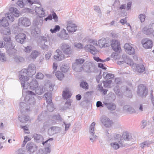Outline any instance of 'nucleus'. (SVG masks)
Listing matches in <instances>:
<instances>
[{
  "label": "nucleus",
  "mask_w": 154,
  "mask_h": 154,
  "mask_svg": "<svg viewBox=\"0 0 154 154\" xmlns=\"http://www.w3.org/2000/svg\"><path fill=\"white\" fill-rule=\"evenodd\" d=\"M36 72V69L35 65L33 64H30L27 69H23L21 71V72L23 74H27L30 77L34 75Z\"/></svg>",
  "instance_id": "20e7f679"
},
{
  "label": "nucleus",
  "mask_w": 154,
  "mask_h": 154,
  "mask_svg": "<svg viewBox=\"0 0 154 154\" xmlns=\"http://www.w3.org/2000/svg\"><path fill=\"white\" fill-rule=\"evenodd\" d=\"M27 3L26 0H18L17 2L18 5L21 8H23Z\"/></svg>",
  "instance_id": "a19ab883"
},
{
  "label": "nucleus",
  "mask_w": 154,
  "mask_h": 154,
  "mask_svg": "<svg viewBox=\"0 0 154 154\" xmlns=\"http://www.w3.org/2000/svg\"><path fill=\"white\" fill-rule=\"evenodd\" d=\"M35 10L36 13L40 18L45 16V13L43 8L42 7H36Z\"/></svg>",
  "instance_id": "393cba45"
},
{
  "label": "nucleus",
  "mask_w": 154,
  "mask_h": 154,
  "mask_svg": "<svg viewBox=\"0 0 154 154\" xmlns=\"http://www.w3.org/2000/svg\"><path fill=\"white\" fill-rule=\"evenodd\" d=\"M26 74L21 73L20 71L19 75L20 81L23 89H26L29 87V82L28 81L29 80V78L26 75Z\"/></svg>",
  "instance_id": "7ed1b4c3"
},
{
  "label": "nucleus",
  "mask_w": 154,
  "mask_h": 154,
  "mask_svg": "<svg viewBox=\"0 0 154 154\" xmlns=\"http://www.w3.org/2000/svg\"><path fill=\"white\" fill-rule=\"evenodd\" d=\"M69 69V67L68 66H65L64 67H60V69L62 72H66L68 71Z\"/></svg>",
  "instance_id": "338daca9"
},
{
  "label": "nucleus",
  "mask_w": 154,
  "mask_h": 154,
  "mask_svg": "<svg viewBox=\"0 0 154 154\" xmlns=\"http://www.w3.org/2000/svg\"><path fill=\"white\" fill-rule=\"evenodd\" d=\"M100 120L103 125L106 128H109L112 125V121L105 116H102L100 117Z\"/></svg>",
  "instance_id": "9d476101"
},
{
  "label": "nucleus",
  "mask_w": 154,
  "mask_h": 154,
  "mask_svg": "<svg viewBox=\"0 0 154 154\" xmlns=\"http://www.w3.org/2000/svg\"><path fill=\"white\" fill-rule=\"evenodd\" d=\"M29 85L30 89L34 90L38 86V84L36 79H34L30 82L29 84Z\"/></svg>",
  "instance_id": "a878e982"
},
{
  "label": "nucleus",
  "mask_w": 154,
  "mask_h": 154,
  "mask_svg": "<svg viewBox=\"0 0 154 154\" xmlns=\"http://www.w3.org/2000/svg\"><path fill=\"white\" fill-rule=\"evenodd\" d=\"M62 96L64 99H65L70 98L71 96V94L69 91L66 90L63 91Z\"/></svg>",
  "instance_id": "ea45409f"
},
{
  "label": "nucleus",
  "mask_w": 154,
  "mask_h": 154,
  "mask_svg": "<svg viewBox=\"0 0 154 154\" xmlns=\"http://www.w3.org/2000/svg\"><path fill=\"white\" fill-rule=\"evenodd\" d=\"M104 106L109 110L110 111L115 110L116 109V105L112 102L108 103L106 102H103Z\"/></svg>",
  "instance_id": "4be33fe9"
},
{
  "label": "nucleus",
  "mask_w": 154,
  "mask_h": 154,
  "mask_svg": "<svg viewBox=\"0 0 154 154\" xmlns=\"http://www.w3.org/2000/svg\"><path fill=\"white\" fill-rule=\"evenodd\" d=\"M97 45L100 48L107 47L109 46V45L107 42L106 39L103 38L98 40Z\"/></svg>",
  "instance_id": "5701e85b"
},
{
  "label": "nucleus",
  "mask_w": 154,
  "mask_h": 154,
  "mask_svg": "<svg viewBox=\"0 0 154 154\" xmlns=\"http://www.w3.org/2000/svg\"><path fill=\"white\" fill-rule=\"evenodd\" d=\"M33 23L37 26H42L43 23V20L42 19H36L34 21Z\"/></svg>",
  "instance_id": "37998d69"
},
{
  "label": "nucleus",
  "mask_w": 154,
  "mask_h": 154,
  "mask_svg": "<svg viewBox=\"0 0 154 154\" xmlns=\"http://www.w3.org/2000/svg\"><path fill=\"white\" fill-rule=\"evenodd\" d=\"M114 90L116 94L118 96H120L121 94V92L119 89V86L117 85L114 88Z\"/></svg>",
  "instance_id": "603ef678"
},
{
  "label": "nucleus",
  "mask_w": 154,
  "mask_h": 154,
  "mask_svg": "<svg viewBox=\"0 0 154 154\" xmlns=\"http://www.w3.org/2000/svg\"><path fill=\"white\" fill-rule=\"evenodd\" d=\"M32 137L35 140V141L38 143L42 142L43 140L42 136L40 134H34Z\"/></svg>",
  "instance_id": "c756f323"
},
{
  "label": "nucleus",
  "mask_w": 154,
  "mask_h": 154,
  "mask_svg": "<svg viewBox=\"0 0 154 154\" xmlns=\"http://www.w3.org/2000/svg\"><path fill=\"white\" fill-rule=\"evenodd\" d=\"M26 38V35L23 33H20L15 36V39L17 42L21 44L23 43Z\"/></svg>",
  "instance_id": "412c9836"
},
{
  "label": "nucleus",
  "mask_w": 154,
  "mask_h": 154,
  "mask_svg": "<svg viewBox=\"0 0 154 154\" xmlns=\"http://www.w3.org/2000/svg\"><path fill=\"white\" fill-rule=\"evenodd\" d=\"M114 140L116 142H113L110 144L111 147L113 149L116 150L120 147H123L125 146L122 136L119 134H115L113 136Z\"/></svg>",
  "instance_id": "f03ea898"
},
{
  "label": "nucleus",
  "mask_w": 154,
  "mask_h": 154,
  "mask_svg": "<svg viewBox=\"0 0 154 154\" xmlns=\"http://www.w3.org/2000/svg\"><path fill=\"white\" fill-rule=\"evenodd\" d=\"M63 124L65 125V130L64 132L62 134H65L66 133V131L69 129L71 124L70 123L66 124L65 122H63Z\"/></svg>",
  "instance_id": "bf43d9fd"
},
{
  "label": "nucleus",
  "mask_w": 154,
  "mask_h": 154,
  "mask_svg": "<svg viewBox=\"0 0 154 154\" xmlns=\"http://www.w3.org/2000/svg\"><path fill=\"white\" fill-rule=\"evenodd\" d=\"M26 149L29 154H32L37 150V147L34 143L29 142L27 144Z\"/></svg>",
  "instance_id": "4468645a"
},
{
  "label": "nucleus",
  "mask_w": 154,
  "mask_h": 154,
  "mask_svg": "<svg viewBox=\"0 0 154 154\" xmlns=\"http://www.w3.org/2000/svg\"><path fill=\"white\" fill-rule=\"evenodd\" d=\"M145 15L144 14H140L138 16V18L141 23L145 21Z\"/></svg>",
  "instance_id": "052dcab7"
},
{
  "label": "nucleus",
  "mask_w": 154,
  "mask_h": 154,
  "mask_svg": "<svg viewBox=\"0 0 154 154\" xmlns=\"http://www.w3.org/2000/svg\"><path fill=\"white\" fill-rule=\"evenodd\" d=\"M95 125V122H93L90 127V129L89 130V132L90 134L89 136L90 140L92 142H94L96 141L97 136L96 135L94 134V126Z\"/></svg>",
  "instance_id": "9b49d317"
},
{
  "label": "nucleus",
  "mask_w": 154,
  "mask_h": 154,
  "mask_svg": "<svg viewBox=\"0 0 154 154\" xmlns=\"http://www.w3.org/2000/svg\"><path fill=\"white\" fill-rule=\"evenodd\" d=\"M40 32V29L38 26L35 27L34 29L31 31L32 33L34 35L38 34Z\"/></svg>",
  "instance_id": "5fc2aeb1"
},
{
  "label": "nucleus",
  "mask_w": 154,
  "mask_h": 154,
  "mask_svg": "<svg viewBox=\"0 0 154 154\" xmlns=\"http://www.w3.org/2000/svg\"><path fill=\"white\" fill-rule=\"evenodd\" d=\"M26 94L24 98L26 103L23 102L20 103L19 108L21 113L29 111L30 106L34 105L35 103V100L33 96H35V94L31 91H27Z\"/></svg>",
  "instance_id": "f257e3e1"
},
{
  "label": "nucleus",
  "mask_w": 154,
  "mask_h": 154,
  "mask_svg": "<svg viewBox=\"0 0 154 154\" xmlns=\"http://www.w3.org/2000/svg\"><path fill=\"white\" fill-rule=\"evenodd\" d=\"M80 86L81 87L85 90H87L88 88V85L86 81L82 82L80 84Z\"/></svg>",
  "instance_id": "de8ad7c7"
},
{
  "label": "nucleus",
  "mask_w": 154,
  "mask_h": 154,
  "mask_svg": "<svg viewBox=\"0 0 154 154\" xmlns=\"http://www.w3.org/2000/svg\"><path fill=\"white\" fill-rule=\"evenodd\" d=\"M122 137L125 141H131L132 138L131 134L127 132L123 133Z\"/></svg>",
  "instance_id": "c85d7f7f"
},
{
  "label": "nucleus",
  "mask_w": 154,
  "mask_h": 154,
  "mask_svg": "<svg viewBox=\"0 0 154 154\" xmlns=\"http://www.w3.org/2000/svg\"><path fill=\"white\" fill-rule=\"evenodd\" d=\"M53 138H50L45 142H43L42 144L45 147V152L47 153H50L51 152V149L50 147L51 144V141H53Z\"/></svg>",
  "instance_id": "f3484780"
},
{
  "label": "nucleus",
  "mask_w": 154,
  "mask_h": 154,
  "mask_svg": "<svg viewBox=\"0 0 154 154\" xmlns=\"http://www.w3.org/2000/svg\"><path fill=\"white\" fill-rule=\"evenodd\" d=\"M111 46L112 49L116 52H119L121 50L120 44L117 40L113 39L112 41Z\"/></svg>",
  "instance_id": "2eb2a0df"
},
{
  "label": "nucleus",
  "mask_w": 154,
  "mask_h": 154,
  "mask_svg": "<svg viewBox=\"0 0 154 154\" xmlns=\"http://www.w3.org/2000/svg\"><path fill=\"white\" fill-rule=\"evenodd\" d=\"M74 46L75 47L79 49H81L83 48V46L81 43H75Z\"/></svg>",
  "instance_id": "680f3d73"
},
{
  "label": "nucleus",
  "mask_w": 154,
  "mask_h": 154,
  "mask_svg": "<svg viewBox=\"0 0 154 154\" xmlns=\"http://www.w3.org/2000/svg\"><path fill=\"white\" fill-rule=\"evenodd\" d=\"M61 129L60 128L56 126H52L49 128L48 132L50 135H52L54 134L60 132Z\"/></svg>",
  "instance_id": "6ab92c4d"
},
{
  "label": "nucleus",
  "mask_w": 154,
  "mask_h": 154,
  "mask_svg": "<svg viewBox=\"0 0 154 154\" xmlns=\"http://www.w3.org/2000/svg\"><path fill=\"white\" fill-rule=\"evenodd\" d=\"M124 48L126 52L130 55L134 54L135 53L134 49L129 44H125Z\"/></svg>",
  "instance_id": "aec40b11"
},
{
  "label": "nucleus",
  "mask_w": 154,
  "mask_h": 154,
  "mask_svg": "<svg viewBox=\"0 0 154 154\" xmlns=\"http://www.w3.org/2000/svg\"><path fill=\"white\" fill-rule=\"evenodd\" d=\"M60 29V27L59 25H56L54 29H51L50 31L52 33H56V32L59 31Z\"/></svg>",
  "instance_id": "864d4df0"
},
{
  "label": "nucleus",
  "mask_w": 154,
  "mask_h": 154,
  "mask_svg": "<svg viewBox=\"0 0 154 154\" xmlns=\"http://www.w3.org/2000/svg\"><path fill=\"white\" fill-rule=\"evenodd\" d=\"M47 107L48 111L50 112H52L54 109V107L52 102L48 103Z\"/></svg>",
  "instance_id": "49530a36"
},
{
  "label": "nucleus",
  "mask_w": 154,
  "mask_h": 154,
  "mask_svg": "<svg viewBox=\"0 0 154 154\" xmlns=\"http://www.w3.org/2000/svg\"><path fill=\"white\" fill-rule=\"evenodd\" d=\"M136 70L139 72H143L145 70V68L143 65L137 64L136 65Z\"/></svg>",
  "instance_id": "4c0bfd02"
},
{
  "label": "nucleus",
  "mask_w": 154,
  "mask_h": 154,
  "mask_svg": "<svg viewBox=\"0 0 154 154\" xmlns=\"http://www.w3.org/2000/svg\"><path fill=\"white\" fill-rule=\"evenodd\" d=\"M39 54V52L36 51H32L30 57L33 60H34L38 56Z\"/></svg>",
  "instance_id": "a18cd8bd"
},
{
  "label": "nucleus",
  "mask_w": 154,
  "mask_h": 154,
  "mask_svg": "<svg viewBox=\"0 0 154 154\" xmlns=\"http://www.w3.org/2000/svg\"><path fill=\"white\" fill-rule=\"evenodd\" d=\"M87 48H88L91 53L93 54H97V50L94 47L91 45H87L86 46Z\"/></svg>",
  "instance_id": "72a5a7b5"
},
{
  "label": "nucleus",
  "mask_w": 154,
  "mask_h": 154,
  "mask_svg": "<svg viewBox=\"0 0 154 154\" xmlns=\"http://www.w3.org/2000/svg\"><path fill=\"white\" fill-rule=\"evenodd\" d=\"M124 63L130 66H133L134 65L133 61L131 59L128 58H126L125 61L118 62V63L119 64H123Z\"/></svg>",
  "instance_id": "f704fd0d"
},
{
  "label": "nucleus",
  "mask_w": 154,
  "mask_h": 154,
  "mask_svg": "<svg viewBox=\"0 0 154 154\" xmlns=\"http://www.w3.org/2000/svg\"><path fill=\"white\" fill-rule=\"evenodd\" d=\"M142 44L143 47L145 48H151L152 46V42L148 38H145L142 40Z\"/></svg>",
  "instance_id": "dca6fc26"
},
{
  "label": "nucleus",
  "mask_w": 154,
  "mask_h": 154,
  "mask_svg": "<svg viewBox=\"0 0 154 154\" xmlns=\"http://www.w3.org/2000/svg\"><path fill=\"white\" fill-rule=\"evenodd\" d=\"M93 66V64L91 62H87L83 65V69L88 72H91V68Z\"/></svg>",
  "instance_id": "bb28decb"
},
{
  "label": "nucleus",
  "mask_w": 154,
  "mask_h": 154,
  "mask_svg": "<svg viewBox=\"0 0 154 154\" xmlns=\"http://www.w3.org/2000/svg\"><path fill=\"white\" fill-rule=\"evenodd\" d=\"M52 94L51 92L46 93L44 95V97L46 99V102L51 103L52 100Z\"/></svg>",
  "instance_id": "c9c22d12"
},
{
  "label": "nucleus",
  "mask_w": 154,
  "mask_h": 154,
  "mask_svg": "<svg viewBox=\"0 0 154 154\" xmlns=\"http://www.w3.org/2000/svg\"><path fill=\"white\" fill-rule=\"evenodd\" d=\"M43 75L41 72H38L36 75V78L38 79H42L44 78Z\"/></svg>",
  "instance_id": "69168bd1"
},
{
  "label": "nucleus",
  "mask_w": 154,
  "mask_h": 154,
  "mask_svg": "<svg viewBox=\"0 0 154 154\" xmlns=\"http://www.w3.org/2000/svg\"><path fill=\"white\" fill-rule=\"evenodd\" d=\"M58 36L62 39H67L69 37L68 33L66 32V30L64 29L61 30Z\"/></svg>",
  "instance_id": "cd10ccee"
},
{
  "label": "nucleus",
  "mask_w": 154,
  "mask_h": 154,
  "mask_svg": "<svg viewBox=\"0 0 154 154\" xmlns=\"http://www.w3.org/2000/svg\"><path fill=\"white\" fill-rule=\"evenodd\" d=\"M52 54V52L49 51L47 52L45 55V58L47 60L49 59Z\"/></svg>",
  "instance_id": "13d9d810"
},
{
  "label": "nucleus",
  "mask_w": 154,
  "mask_h": 154,
  "mask_svg": "<svg viewBox=\"0 0 154 154\" xmlns=\"http://www.w3.org/2000/svg\"><path fill=\"white\" fill-rule=\"evenodd\" d=\"M10 10L12 11V13L13 14L14 16L18 17L20 15V12L17 8L12 7L10 8Z\"/></svg>",
  "instance_id": "58836bf2"
},
{
  "label": "nucleus",
  "mask_w": 154,
  "mask_h": 154,
  "mask_svg": "<svg viewBox=\"0 0 154 154\" xmlns=\"http://www.w3.org/2000/svg\"><path fill=\"white\" fill-rule=\"evenodd\" d=\"M66 29L69 33L74 32L77 30L76 25L72 21H69L67 23Z\"/></svg>",
  "instance_id": "f8f14e48"
},
{
  "label": "nucleus",
  "mask_w": 154,
  "mask_h": 154,
  "mask_svg": "<svg viewBox=\"0 0 154 154\" xmlns=\"http://www.w3.org/2000/svg\"><path fill=\"white\" fill-rule=\"evenodd\" d=\"M1 33L4 35H9L11 34V31L9 29L5 28L1 31Z\"/></svg>",
  "instance_id": "4d7b16f0"
},
{
  "label": "nucleus",
  "mask_w": 154,
  "mask_h": 154,
  "mask_svg": "<svg viewBox=\"0 0 154 154\" xmlns=\"http://www.w3.org/2000/svg\"><path fill=\"white\" fill-rule=\"evenodd\" d=\"M150 144V143L148 141H145L140 144V147L142 148H144L146 147H148Z\"/></svg>",
  "instance_id": "6e6d98bb"
},
{
  "label": "nucleus",
  "mask_w": 154,
  "mask_h": 154,
  "mask_svg": "<svg viewBox=\"0 0 154 154\" xmlns=\"http://www.w3.org/2000/svg\"><path fill=\"white\" fill-rule=\"evenodd\" d=\"M3 40L4 41L6 42V43L10 42L12 41L11 40V38L10 36H5L3 38Z\"/></svg>",
  "instance_id": "0e129e2a"
},
{
  "label": "nucleus",
  "mask_w": 154,
  "mask_h": 154,
  "mask_svg": "<svg viewBox=\"0 0 154 154\" xmlns=\"http://www.w3.org/2000/svg\"><path fill=\"white\" fill-rule=\"evenodd\" d=\"M14 16L12 13L6 14H5V17L11 22H13L14 21Z\"/></svg>",
  "instance_id": "8fccbe9b"
},
{
  "label": "nucleus",
  "mask_w": 154,
  "mask_h": 154,
  "mask_svg": "<svg viewBox=\"0 0 154 154\" xmlns=\"http://www.w3.org/2000/svg\"><path fill=\"white\" fill-rule=\"evenodd\" d=\"M60 49L66 54H71L72 52V50L70 45L67 43H62L60 45Z\"/></svg>",
  "instance_id": "1a4fd4ad"
},
{
  "label": "nucleus",
  "mask_w": 154,
  "mask_h": 154,
  "mask_svg": "<svg viewBox=\"0 0 154 154\" xmlns=\"http://www.w3.org/2000/svg\"><path fill=\"white\" fill-rule=\"evenodd\" d=\"M54 57L57 60L61 61L64 59V55L60 49H57L55 52V55Z\"/></svg>",
  "instance_id": "a211bd4d"
},
{
  "label": "nucleus",
  "mask_w": 154,
  "mask_h": 154,
  "mask_svg": "<svg viewBox=\"0 0 154 154\" xmlns=\"http://www.w3.org/2000/svg\"><path fill=\"white\" fill-rule=\"evenodd\" d=\"M84 62V60L82 59H79L76 60V62L74 63L81 65Z\"/></svg>",
  "instance_id": "e2e57ef3"
},
{
  "label": "nucleus",
  "mask_w": 154,
  "mask_h": 154,
  "mask_svg": "<svg viewBox=\"0 0 154 154\" xmlns=\"http://www.w3.org/2000/svg\"><path fill=\"white\" fill-rule=\"evenodd\" d=\"M15 46V45L12 41L6 43L5 44V48L6 50V52L11 56L15 54L17 51V50L14 48Z\"/></svg>",
  "instance_id": "39448f33"
},
{
  "label": "nucleus",
  "mask_w": 154,
  "mask_h": 154,
  "mask_svg": "<svg viewBox=\"0 0 154 154\" xmlns=\"http://www.w3.org/2000/svg\"><path fill=\"white\" fill-rule=\"evenodd\" d=\"M123 109L130 113H135V111L134 109L131 106L128 105L125 106L123 107Z\"/></svg>",
  "instance_id": "473e14b6"
},
{
  "label": "nucleus",
  "mask_w": 154,
  "mask_h": 154,
  "mask_svg": "<svg viewBox=\"0 0 154 154\" xmlns=\"http://www.w3.org/2000/svg\"><path fill=\"white\" fill-rule=\"evenodd\" d=\"M7 58L5 56V54L2 53L0 51V61L2 62H5Z\"/></svg>",
  "instance_id": "09e8293b"
},
{
  "label": "nucleus",
  "mask_w": 154,
  "mask_h": 154,
  "mask_svg": "<svg viewBox=\"0 0 154 154\" xmlns=\"http://www.w3.org/2000/svg\"><path fill=\"white\" fill-rule=\"evenodd\" d=\"M14 59L16 62H22L24 61V60L23 58L20 57H15Z\"/></svg>",
  "instance_id": "774afa93"
},
{
  "label": "nucleus",
  "mask_w": 154,
  "mask_h": 154,
  "mask_svg": "<svg viewBox=\"0 0 154 154\" xmlns=\"http://www.w3.org/2000/svg\"><path fill=\"white\" fill-rule=\"evenodd\" d=\"M122 89H125L126 90V93H128L126 95L127 97L129 98L131 97L132 96L131 91L126 86H123L121 88Z\"/></svg>",
  "instance_id": "c03bdc74"
},
{
  "label": "nucleus",
  "mask_w": 154,
  "mask_h": 154,
  "mask_svg": "<svg viewBox=\"0 0 154 154\" xmlns=\"http://www.w3.org/2000/svg\"><path fill=\"white\" fill-rule=\"evenodd\" d=\"M142 32L146 35H151L154 36V23L146 26L143 29Z\"/></svg>",
  "instance_id": "0eeeda50"
},
{
  "label": "nucleus",
  "mask_w": 154,
  "mask_h": 154,
  "mask_svg": "<svg viewBox=\"0 0 154 154\" xmlns=\"http://www.w3.org/2000/svg\"><path fill=\"white\" fill-rule=\"evenodd\" d=\"M9 25L8 21L4 17L0 20V26L4 27L7 26Z\"/></svg>",
  "instance_id": "e433bc0d"
},
{
  "label": "nucleus",
  "mask_w": 154,
  "mask_h": 154,
  "mask_svg": "<svg viewBox=\"0 0 154 154\" xmlns=\"http://www.w3.org/2000/svg\"><path fill=\"white\" fill-rule=\"evenodd\" d=\"M35 90V92H34L35 94V96L36 94L41 95L45 91L44 85H40L39 87L38 86Z\"/></svg>",
  "instance_id": "b1692460"
},
{
  "label": "nucleus",
  "mask_w": 154,
  "mask_h": 154,
  "mask_svg": "<svg viewBox=\"0 0 154 154\" xmlns=\"http://www.w3.org/2000/svg\"><path fill=\"white\" fill-rule=\"evenodd\" d=\"M148 91L147 88L144 85L140 84L138 86L137 93L139 96L145 97L147 94Z\"/></svg>",
  "instance_id": "423d86ee"
},
{
  "label": "nucleus",
  "mask_w": 154,
  "mask_h": 154,
  "mask_svg": "<svg viewBox=\"0 0 154 154\" xmlns=\"http://www.w3.org/2000/svg\"><path fill=\"white\" fill-rule=\"evenodd\" d=\"M40 41L39 42V46L43 50H47L49 48L48 45L49 42L48 41L47 38L44 36H41L39 38Z\"/></svg>",
  "instance_id": "6e6552de"
},
{
  "label": "nucleus",
  "mask_w": 154,
  "mask_h": 154,
  "mask_svg": "<svg viewBox=\"0 0 154 154\" xmlns=\"http://www.w3.org/2000/svg\"><path fill=\"white\" fill-rule=\"evenodd\" d=\"M18 24L19 25H22L25 27H27L31 24L29 20L27 17H22L19 18Z\"/></svg>",
  "instance_id": "ddd939ff"
},
{
  "label": "nucleus",
  "mask_w": 154,
  "mask_h": 154,
  "mask_svg": "<svg viewBox=\"0 0 154 154\" xmlns=\"http://www.w3.org/2000/svg\"><path fill=\"white\" fill-rule=\"evenodd\" d=\"M103 75L105 77L106 79H110L114 77V75L111 73H107L106 72L103 73Z\"/></svg>",
  "instance_id": "3c124183"
},
{
  "label": "nucleus",
  "mask_w": 154,
  "mask_h": 154,
  "mask_svg": "<svg viewBox=\"0 0 154 154\" xmlns=\"http://www.w3.org/2000/svg\"><path fill=\"white\" fill-rule=\"evenodd\" d=\"M73 69L76 72H80L83 70V67L80 64L76 63H73L72 65Z\"/></svg>",
  "instance_id": "2f4dec72"
},
{
  "label": "nucleus",
  "mask_w": 154,
  "mask_h": 154,
  "mask_svg": "<svg viewBox=\"0 0 154 154\" xmlns=\"http://www.w3.org/2000/svg\"><path fill=\"white\" fill-rule=\"evenodd\" d=\"M19 120L23 123H26L29 119V117L28 116L22 115L18 117Z\"/></svg>",
  "instance_id": "7c9ffc66"
},
{
  "label": "nucleus",
  "mask_w": 154,
  "mask_h": 154,
  "mask_svg": "<svg viewBox=\"0 0 154 154\" xmlns=\"http://www.w3.org/2000/svg\"><path fill=\"white\" fill-rule=\"evenodd\" d=\"M55 75L58 79L60 80H62L64 77L63 73L60 71L56 72Z\"/></svg>",
  "instance_id": "79ce46f5"
}]
</instances>
